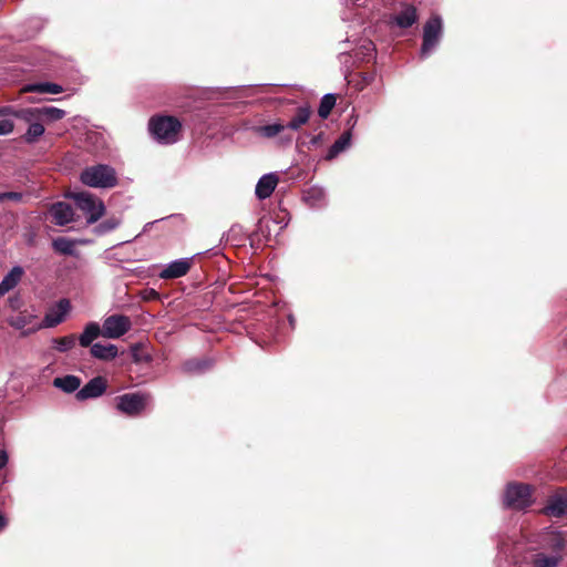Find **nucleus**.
Returning a JSON list of instances; mask_svg holds the SVG:
<instances>
[{"mask_svg": "<svg viewBox=\"0 0 567 567\" xmlns=\"http://www.w3.org/2000/svg\"><path fill=\"white\" fill-rule=\"evenodd\" d=\"M542 513L550 517L567 515V493L558 492L551 495Z\"/></svg>", "mask_w": 567, "mask_h": 567, "instance_id": "9b49d317", "label": "nucleus"}, {"mask_svg": "<svg viewBox=\"0 0 567 567\" xmlns=\"http://www.w3.org/2000/svg\"><path fill=\"white\" fill-rule=\"evenodd\" d=\"M150 401V394L133 392L116 398V409L125 415L137 416L145 409Z\"/></svg>", "mask_w": 567, "mask_h": 567, "instance_id": "39448f33", "label": "nucleus"}, {"mask_svg": "<svg viewBox=\"0 0 567 567\" xmlns=\"http://www.w3.org/2000/svg\"><path fill=\"white\" fill-rule=\"evenodd\" d=\"M192 266L193 258H182L172 261L159 272V277L162 279H176L183 277L190 270Z\"/></svg>", "mask_w": 567, "mask_h": 567, "instance_id": "f8f14e48", "label": "nucleus"}, {"mask_svg": "<svg viewBox=\"0 0 567 567\" xmlns=\"http://www.w3.org/2000/svg\"><path fill=\"white\" fill-rule=\"evenodd\" d=\"M107 389V380L97 375L91 379L82 389H80L75 398L78 401H85L90 399H96L103 395Z\"/></svg>", "mask_w": 567, "mask_h": 567, "instance_id": "1a4fd4ad", "label": "nucleus"}, {"mask_svg": "<svg viewBox=\"0 0 567 567\" xmlns=\"http://www.w3.org/2000/svg\"><path fill=\"white\" fill-rule=\"evenodd\" d=\"M213 365L212 360L209 359H199V358H193L189 360H186L183 363V370L185 372L189 373H200L208 369H210Z\"/></svg>", "mask_w": 567, "mask_h": 567, "instance_id": "5701e85b", "label": "nucleus"}, {"mask_svg": "<svg viewBox=\"0 0 567 567\" xmlns=\"http://www.w3.org/2000/svg\"><path fill=\"white\" fill-rule=\"evenodd\" d=\"M52 248L55 252L65 256L74 255V241L66 237H58L52 241Z\"/></svg>", "mask_w": 567, "mask_h": 567, "instance_id": "b1692460", "label": "nucleus"}, {"mask_svg": "<svg viewBox=\"0 0 567 567\" xmlns=\"http://www.w3.org/2000/svg\"><path fill=\"white\" fill-rule=\"evenodd\" d=\"M6 200L4 193H0V203Z\"/></svg>", "mask_w": 567, "mask_h": 567, "instance_id": "e433bc0d", "label": "nucleus"}, {"mask_svg": "<svg viewBox=\"0 0 567 567\" xmlns=\"http://www.w3.org/2000/svg\"><path fill=\"white\" fill-rule=\"evenodd\" d=\"M279 179L275 174L264 175L256 185V196L259 199H266L274 193Z\"/></svg>", "mask_w": 567, "mask_h": 567, "instance_id": "2eb2a0df", "label": "nucleus"}, {"mask_svg": "<svg viewBox=\"0 0 567 567\" xmlns=\"http://www.w3.org/2000/svg\"><path fill=\"white\" fill-rule=\"evenodd\" d=\"M22 121L40 120L42 123H51L62 120L65 111L54 106L43 107H25V112L21 113Z\"/></svg>", "mask_w": 567, "mask_h": 567, "instance_id": "6e6552de", "label": "nucleus"}, {"mask_svg": "<svg viewBox=\"0 0 567 567\" xmlns=\"http://www.w3.org/2000/svg\"><path fill=\"white\" fill-rule=\"evenodd\" d=\"M6 200L20 202L23 197L22 193L19 192H4Z\"/></svg>", "mask_w": 567, "mask_h": 567, "instance_id": "473e14b6", "label": "nucleus"}, {"mask_svg": "<svg viewBox=\"0 0 567 567\" xmlns=\"http://www.w3.org/2000/svg\"><path fill=\"white\" fill-rule=\"evenodd\" d=\"M24 275V270L20 266L13 267L0 282V297L16 288Z\"/></svg>", "mask_w": 567, "mask_h": 567, "instance_id": "dca6fc26", "label": "nucleus"}, {"mask_svg": "<svg viewBox=\"0 0 567 567\" xmlns=\"http://www.w3.org/2000/svg\"><path fill=\"white\" fill-rule=\"evenodd\" d=\"M84 185L95 188H112L117 185L116 172L106 164H97L86 167L80 176Z\"/></svg>", "mask_w": 567, "mask_h": 567, "instance_id": "f03ea898", "label": "nucleus"}, {"mask_svg": "<svg viewBox=\"0 0 567 567\" xmlns=\"http://www.w3.org/2000/svg\"><path fill=\"white\" fill-rule=\"evenodd\" d=\"M25 112V109H14L13 106L0 107V116H14L22 120L21 113Z\"/></svg>", "mask_w": 567, "mask_h": 567, "instance_id": "7c9ffc66", "label": "nucleus"}, {"mask_svg": "<svg viewBox=\"0 0 567 567\" xmlns=\"http://www.w3.org/2000/svg\"><path fill=\"white\" fill-rule=\"evenodd\" d=\"M53 223L58 226H65L74 220V210L69 203L58 202L50 208Z\"/></svg>", "mask_w": 567, "mask_h": 567, "instance_id": "ddd939ff", "label": "nucleus"}, {"mask_svg": "<svg viewBox=\"0 0 567 567\" xmlns=\"http://www.w3.org/2000/svg\"><path fill=\"white\" fill-rule=\"evenodd\" d=\"M336 101L337 97L334 94L323 95L318 107V115L323 120L328 118L336 105Z\"/></svg>", "mask_w": 567, "mask_h": 567, "instance_id": "a878e982", "label": "nucleus"}, {"mask_svg": "<svg viewBox=\"0 0 567 567\" xmlns=\"http://www.w3.org/2000/svg\"><path fill=\"white\" fill-rule=\"evenodd\" d=\"M286 130L285 124L274 123L257 127V133L264 137L272 138Z\"/></svg>", "mask_w": 567, "mask_h": 567, "instance_id": "cd10ccee", "label": "nucleus"}, {"mask_svg": "<svg viewBox=\"0 0 567 567\" xmlns=\"http://www.w3.org/2000/svg\"><path fill=\"white\" fill-rule=\"evenodd\" d=\"M14 130V123L11 120L0 121V135L10 134Z\"/></svg>", "mask_w": 567, "mask_h": 567, "instance_id": "2f4dec72", "label": "nucleus"}, {"mask_svg": "<svg viewBox=\"0 0 567 567\" xmlns=\"http://www.w3.org/2000/svg\"><path fill=\"white\" fill-rule=\"evenodd\" d=\"M286 141L290 143V142L292 141V137H291V136H288V137L286 138Z\"/></svg>", "mask_w": 567, "mask_h": 567, "instance_id": "4c0bfd02", "label": "nucleus"}, {"mask_svg": "<svg viewBox=\"0 0 567 567\" xmlns=\"http://www.w3.org/2000/svg\"><path fill=\"white\" fill-rule=\"evenodd\" d=\"M312 110L308 104L298 106L290 121L285 125L286 128L290 131H299L309 122Z\"/></svg>", "mask_w": 567, "mask_h": 567, "instance_id": "4468645a", "label": "nucleus"}, {"mask_svg": "<svg viewBox=\"0 0 567 567\" xmlns=\"http://www.w3.org/2000/svg\"><path fill=\"white\" fill-rule=\"evenodd\" d=\"M132 322L127 316H109L102 326V336L110 339H117L124 336L131 329Z\"/></svg>", "mask_w": 567, "mask_h": 567, "instance_id": "0eeeda50", "label": "nucleus"}, {"mask_svg": "<svg viewBox=\"0 0 567 567\" xmlns=\"http://www.w3.org/2000/svg\"><path fill=\"white\" fill-rule=\"evenodd\" d=\"M120 224H121V219L118 217H115V216L109 217L95 227V233L97 235L106 234V233L112 231L115 228H117L120 226Z\"/></svg>", "mask_w": 567, "mask_h": 567, "instance_id": "c85d7f7f", "label": "nucleus"}, {"mask_svg": "<svg viewBox=\"0 0 567 567\" xmlns=\"http://www.w3.org/2000/svg\"><path fill=\"white\" fill-rule=\"evenodd\" d=\"M76 337L69 334L61 338L52 339L53 348L59 352H66L75 346Z\"/></svg>", "mask_w": 567, "mask_h": 567, "instance_id": "bb28decb", "label": "nucleus"}, {"mask_svg": "<svg viewBox=\"0 0 567 567\" xmlns=\"http://www.w3.org/2000/svg\"><path fill=\"white\" fill-rule=\"evenodd\" d=\"M27 92H38V93H49V94H58L63 91L62 86L55 83L44 82L30 84L25 87Z\"/></svg>", "mask_w": 567, "mask_h": 567, "instance_id": "393cba45", "label": "nucleus"}, {"mask_svg": "<svg viewBox=\"0 0 567 567\" xmlns=\"http://www.w3.org/2000/svg\"><path fill=\"white\" fill-rule=\"evenodd\" d=\"M395 24L402 29L412 27L417 20V13L414 6H405L399 13L393 18Z\"/></svg>", "mask_w": 567, "mask_h": 567, "instance_id": "f3484780", "label": "nucleus"}, {"mask_svg": "<svg viewBox=\"0 0 567 567\" xmlns=\"http://www.w3.org/2000/svg\"><path fill=\"white\" fill-rule=\"evenodd\" d=\"M117 347L114 344L94 343L91 346V354L100 360L110 361L116 358Z\"/></svg>", "mask_w": 567, "mask_h": 567, "instance_id": "aec40b11", "label": "nucleus"}, {"mask_svg": "<svg viewBox=\"0 0 567 567\" xmlns=\"http://www.w3.org/2000/svg\"><path fill=\"white\" fill-rule=\"evenodd\" d=\"M24 122L29 124V127L27 132L21 136L22 141L27 144L37 143L45 132L44 123H42L40 120Z\"/></svg>", "mask_w": 567, "mask_h": 567, "instance_id": "a211bd4d", "label": "nucleus"}, {"mask_svg": "<svg viewBox=\"0 0 567 567\" xmlns=\"http://www.w3.org/2000/svg\"><path fill=\"white\" fill-rule=\"evenodd\" d=\"M102 334V329L96 322H90L85 326L84 331L79 337L81 347L87 348L92 346L93 340Z\"/></svg>", "mask_w": 567, "mask_h": 567, "instance_id": "4be33fe9", "label": "nucleus"}, {"mask_svg": "<svg viewBox=\"0 0 567 567\" xmlns=\"http://www.w3.org/2000/svg\"><path fill=\"white\" fill-rule=\"evenodd\" d=\"M9 456L6 450L0 451V470L7 466Z\"/></svg>", "mask_w": 567, "mask_h": 567, "instance_id": "72a5a7b5", "label": "nucleus"}, {"mask_svg": "<svg viewBox=\"0 0 567 567\" xmlns=\"http://www.w3.org/2000/svg\"><path fill=\"white\" fill-rule=\"evenodd\" d=\"M351 130L344 131L339 138L330 146L326 155L327 161L336 158L341 152L349 147L351 142Z\"/></svg>", "mask_w": 567, "mask_h": 567, "instance_id": "6ab92c4d", "label": "nucleus"}, {"mask_svg": "<svg viewBox=\"0 0 567 567\" xmlns=\"http://www.w3.org/2000/svg\"><path fill=\"white\" fill-rule=\"evenodd\" d=\"M533 487L523 483H511L506 487L504 503L506 507L522 511L533 504Z\"/></svg>", "mask_w": 567, "mask_h": 567, "instance_id": "7ed1b4c3", "label": "nucleus"}, {"mask_svg": "<svg viewBox=\"0 0 567 567\" xmlns=\"http://www.w3.org/2000/svg\"><path fill=\"white\" fill-rule=\"evenodd\" d=\"M442 34V20L440 17L430 18L423 28L421 58H426L436 47Z\"/></svg>", "mask_w": 567, "mask_h": 567, "instance_id": "423d86ee", "label": "nucleus"}, {"mask_svg": "<svg viewBox=\"0 0 567 567\" xmlns=\"http://www.w3.org/2000/svg\"><path fill=\"white\" fill-rule=\"evenodd\" d=\"M81 383V379L72 374L59 377L53 380V385L65 393L75 392L80 388Z\"/></svg>", "mask_w": 567, "mask_h": 567, "instance_id": "412c9836", "label": "nucleus"}, {"mask_svg": "<svg viewBox=\"0 0 567 567\" xmlns=\"http://www.w3.org/2000/svg\"><path fill=\"white\" fill-rule=\"evenodd\" d=\"M7 525L6 517L0 513V530L3 529Z\"/></svg>", "mask_w": 567, "mask_h": 567, "instance_id": "c9c22d12", "label": "nucleus"}, {"mask_svg": "<svg viewBox=\"0 0 567 567\" xmlns=\"http://www.w3.org/2000/svg\"><path fill=\"white\" fill-rule=\"evenodd\" d=\"M559 559L554 556H547L544 554H539L535 559L536 567H556L558 565Z\"/></svg>", "mask_w": 567, "mask_h": 567, "instance_id": "c756f323", "label": "nucleus"}, {"mask_svg": "<svg viewBox=\"0 0 567 567\" xmlns=\"http://www.w3.org/2000/svg\"><path fill=\"white\" fill-rule=\"evenodd\" d=\"M72 198L76 207L87 215V224L96 223L105 213L104 203L89 193H75Z\"/></svg>", "mask_w": 567, "mask_h": 567, "instance_id": "20e7f679", "label": "nucleus"}, {"mask_svg": "<svg viewBox=\"0 0 567 567\" xmlns=\"http://www.w3.org/2000/svg\"><path fill=\"white\" fill-rule=\"evenodd\" d=\"M322 136H323V133H322V132H321V133H319V134H317V135H315V136H312V137H311V140H310V144H311V145H318V144H320V143H321V140H322Z\"/></svg>", "mask_w": 567, "mask_h": 567, "instance_id": "f704fd0d", "label": "nucleus"}, {"mask_svg": "<svg viewBox=\"0 0 567 567\" xmlns=\"http://www.w3.org/2000/svg\"><path fill=\"white\" fill-rule=\"evenodd\" d=\"M71 310V302L69 299H60L53 307H51L43 318V324L52 328L56 327L64 321L66 315Z\"/></svg>", "mask_w": 567, "mask_h": 567, "instance_id": "9d476101", "label": "nucleus"}, {"mask_svg": "<svg viewBox=\"0 0 567 567\" xmlns=\"http://www.w3.org/2000/svg\"><path fill=\"white\" fill-rule=\"evenodd\" d=\"M181 121L171 115H154L148 121L152 136L162 144H174L179 140L182 132Z\"/></svg>", "mask_w": 567, "mask_h": 567, "instance_id": "f257e3e1", "label": "nucleus"}]
</instances>
